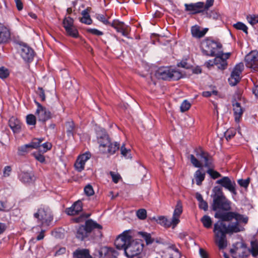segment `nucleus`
I'll return each mask as SVG.
<instances>
[{"label":"nucleus","mask_w":258,"mask_h":258,"mask_svg":"<svg viewBox=\"0 0 258 258\" xmlns=\"http://www.w3.org/2000/svg\"><path fill=\"white\" fill-rule=\"evenodd\" d=\"M194 177L196 181V183L198 185L202 184V181L205 177V173L202 172L200 169L197 170L194 174Z\"/></svg>","instance_id":"obj_31"},{"label":"nucleus","mask_w":258,"mask_h":258,"mask_svg":"<svg viewBox=\"0 0 258 258\" xmlns=\"http://www.w3.org/2000/svg\"><path fill=\"white\" fill-rule=\"evenodd\" d=\"M11 209V208L7 206L6 202L0 201V211L7 212Z\"/></svg>","instance_id":"obj_54"},{"label":"nucleus","mask_w":258,"mask_h":258,"mask_svg":"<svg viewBox=\"0 0 258 258\" xmlns=\"http://www.w3.org/2000/svg\"><path fill=\"white\" fill-rule=\"evenodd\" d=\"M248 22L252 25L258 23V15H251L247 17Z\"/></svg>","instance_id":"obj_50"},{"label":"nucleus","mask_w":258,"mask_h":258,"mask_svg":"<svg viewBox=\"0 0 258 258\" xmlns=\"http://www.w3.org/2000/svg\"><path fill=\"white\" fill-rule=\"evenodd\" d=\"M208 30V28H204L201 30L199 26L195 25L191 28V33L193 37L200 38L205 36Z\"/></svg>","instance_id":"obj_25"},{"label":"nucleus","mask_w":258,"mask_h":258,"mask_svg":"<svg viewBox=\"0 0 258 258\" xmlns=\"http://www.w3.org/2000/svg\"><path fill=\"white\" fill-rule=\"evenodd\" d=\"M97 140L100 145V150L102 152H106V148L110 142L108 136L105 133H103L102 136H97Z\"/></svg>","instance_id":"obj_21"},{"label":"nucleus","mask_w":258,"mask_h":258,"mask_svg":"<svg viewBox=\"0 0 258 258\" xmlns=\"http://www.w3.org/2000/svg\"><path fill=\"white\" fill-rule=\"evenodd\" d=\"M157 222L160 224L163 225L166 227L173 226L172 219L171 220H168L164 216L159 217L157 219Z\"/></svg>","instance_id":"obj_34"},{"label":"nucleus","mask_w":258,"mask_h":258,"mask_svg":"<svg viewBox=\"0 0 258 258\" xmlns=\"http://www.w3.org/2000/svg\"><path fill=\"white\" fill-rule=\"evenodd\" d=\"M97 19L102 22L103 24L105 25L110 24V22L108 21L107 19L105 18V17L104 15L102 14H98L96 16Z\"/></svg>","instance_id":"obj_55"},{"label":"nucleus","mask_w":258,"mask_h":258,"mask_svg":"<svg viewBox=\"0 0 258 258\" xmlns=\"http://www.w3.org/2000/svg\"><path fill=\"white\" fill-rule=\"evenodd\" d=\"M214 0H206V3L204 4V11L208 10L213 5Z\"/></svg>","instance_id":"obj_61"},{"label":"nucleus","mask_w":258,"mask_h":258,"mask_svg":"<svg viewBox=\"0 0 258 258\" xmlns=\"http://www.w3.org/2000/svg\"><path fill=\"white\" fill-rule=\"evenodd\" d=\"M37 106L35 114L39 121L42 122H45L51 117L50 112L46 109L44 107H43L39 102L35 101Z\"/></svg>","instance_id":"obj_12"},{"label":"nucleus","mask_w":258,"mask_h":258,"mask_svg":"<svg viewBox=\"0 0 258 258\" xmlns=\"http://www.w3.org/2000/svg\"><path fill=\"white\" fill-rule=\"evenodd\" d=\"M217 184L221 185L222 187L228 190L234 195L237 194L236 190V183L234 180H232L228 176L223 177L222 178L218 179L216 182Z\"/></svg>","instance_id":"obj_11"},{"label":"nucleus","mask_w":258,"mask_h":258,"mask_svg":"<svg viewBox=\"0 0 258 258\" xmlns=\"http://www.w3.org/2000/svg\"><path fill=\"white\" fill-rule=\"evenodd\" d=\"M37 93L39 96V97L41 98V100L42 101H44L45 100V95L44 93V91L42 88L39 87L38 89V92Z\"/></svg>","instance_id":"obj_57"},{"label":"nucleus","mask_w":258,"mask_h":258,"mask_svg":"<svg viewBox=\"0 0 258 258\" xmlns=\"http://www.w3.org/2000/svg\"><path fill=\"white\" fill-rule=\"evenodd\" d=\"M11 171L12 168L10 166H7L5 167L3 171V176L5 177L9 176Z\"/></svg>","instance_id":"obj_56"},{"label":"nucleus","mask_w":258,"mask_h":258,"mask_svg":"<svg viewBox=\"0 0 258 258\" xmlns=\"http://www.w3.org/2000/svg\"><path fill=\"white\" fill-rule=\"evenodd\" d=\"M118 249H123L128 258H143L144 244L141 240L133 239L127 233L123 232L119 235L114 242Z\"/></svg>","instance_id":"obj_2"},{"label":"nucleus","mask_w":258,"mask_h":258,"mask_svg":"<svg viewBox=\"0 0 258 258\" xmlns=\"http://www.w3.org/2000/svg\"><path fill=\"white\" fill-rule=\"evenodd\" d=\"M218 92L216 90H213L212 91H204L202 93V95L204 97H209L211 96L212 94L217 95Z\"/></svg>","instance_id":"obj_60"},{"label":"nucleus","mask_w":258,"mask_h":258,"mask_svg":"<svg viewBox=\"0 0 258 258\" xmlns=\"http://www.w3.org/2000/svg\"><path fill=\"white\" fill-rule=\"evenodd\" d=\"M35 158L41 163H43L45 161L44 156L39 152H35L33 154Z\"/></svg>","instance_id":"obj_52"},{"label":"nucleus","mask_w":258,"mask_h":258,"mask_svg":"<svg viewBox=\"0 0 258 258\" xmlns=\"http://www.w3.org/2000/svg\"><path fill=\"white\" fill-rule=\"evenodd\" d=\"M84 192L88 196H92L94 194L93 188L90 184H88L84 187Z\"/></svg>","instance_id":"obj_49"},{"label":"nucleus","mask_w":258,"mask_h":258,"mask_svg":"<svg viewBox=\"0 0 258 258\" xmlns=\"http://www.w3.org/2000/svg\"><path fill=\"white\" fill-rule=\"evenodd\" d=\"M87 31L88 33H90L92 34L97 35V36H101L103 34V33L102 31H100L95 28H89L87 30Z\"/></svg>","instance_id":"obj_53"},{"label":"nucleus","mask_w":258,"mask_h":258,"mask_svg":"<svg viewBox=\"0 0 258 258\" xmlns=\"http://www.w3.org/2000/svg\"><path fill=\"white\" fill-rule=\"evenodd\" d=\"M233 27L237 29L243 31L246 34H247V26L241 22H237L233 25Z\"/></svg>","instance_id":"obj_42"},{"label":"nucleus","mask_w":258,"mask_h":258,"mask_svg":"<svg viewBox=\"0 0 258 258\" xmlns=\"http://www.w3.org/2000/svg\"><path fill=\"white\" fill-rule=\"evenodd\" d=\"M140 234L144 239L147 244H152L154 242V239L151 237L150 234L144 232H141Z\"/></svg>","instance_id":"obj_36"},{"label":"nucleus","mask_w":258,"mask_h":258,"mask_svg":"<svg viewBox=\"0 0 258 258\" xmlns=\"http://www.w3.org/2000/svg\"><path fill=\"white\" fill-rule=\"evenodd\" d=\"M251 251L253 256L258 255V243L257 241H251Z\"/></svg>","instance_id":"obj_39"},{"label":"nucleus","mask_w":258,"mask_h":258,"mask_svg":"<svg viewBox=\"0 0 258 258\" xmlns=\"http://www.w3.org/2000/svg\"><path fill=\"white\" fill-rule=\"evenodd\" d=\"M236 134V131L234 129L228 130L225 133V137L228 141L234 137Z\"/></svg>","instance_id":"obj_47"},{"label":"nucleus","mask_w":258,"mask_h":258,"mask_svg":"<svg viewBox=\"0 0 258 258\" xmlns=\"http://www.w3.org/2000/svg\"><path fill=\"white\" fill-rule=\"evenodd\" d=\"M11 37L10 29L0 23V43L7 42Z\"/></svg>","instance_id":"obj_18"},{"label":"nucleus","mask_w":258,"mask_h":258,"mask_svg":"<svg viewBox=\"0 0 258 258\" xmlns=\"http://www.w3.org/2000/svg\"><path fill=\"white\" fill-rule=\"evenodd\" d=\"M81 14L83 16L80 19V22L85 24L90 25L92 22V20L89 15L88 9L83 10Z\"/></svg>","instance_id":"obj_28"},{"label":"nucleus","mask_w":258,"mask_h":258,"mask_svg":"<svg viewBox=\"0 0 258 258\" xmlns=\"http://www.w3.org/2000/svg\"><path fill=\"white\" fill-rule=\"evenodd\" d=\"M34 217L41 222V225H49L53 220V216L50 208L46 206L40 207L37 212L34 214Z\"/></svg>","instance_id":"obj_6"},{"label":"nucleus","mask_w":258,"mask_h":258,"mask_svg":"<svg viewBox=\"0 0 258 258\" xmlns=\"http://www.w3.org/2000/svg\"><path fill=\"white\" fill-rule=\"evenodd\" d=\"M120 144L117 142H114V143H111L110 142L109 145L107 147L106 149V152L109 153L110 155L114 154L115 152L118 150L119 148Z\"/></svg>","instance_id":"obj_30"},{"label":"nucleus","mask_w":258,"mask_h":258,"mask_svg":"<svg viewBox=\"0 0 258 258\" xmlns=\"http://www.w3.org/2000/svg\"><path fill=\"white\" fill-rule=\"evenodd\" d=\"M17 8L18 11H21L23 8V5L21 0H15Z\"/></svg>","instance_id":"obj_62"},{"label":"nucleus","mask_w":258,"mask_h":258,"mask_svg":"<svg viewBox=\"0 0 258 258\" xmlns=\"http://www.w3.org/2000/svg\"><path fill=\"white\" fill-rule=\"evenodd\" d=\"M199 206L201 209H203L205 211H207L208 208V203L204 200L199 202Z\"/></svg>","instance_id":"obj_59"},{"label":"nucleus","mask_w":258,"mask_h":258,"mask_svg":"<svg viewBox=\"0 0 258 258\" xmlns=\"http://www.w3.org/2000/svg\"><path fill=\"white\" fill-rule=\"evenodd\" d=\"M155 76L159 79L164 80H178L183 77L182 73L175 69L168 67L159 68L155 73Z\"/></svg>","instance_id":"obj_5"},{"label":"nucleus","mask_w":258,"mask_h":258,"mask_svg":"<svg viewBox=\"0 0 258 258\" xmlns=\"http://www.w3.org/2000/svg\"><path fill=\"white\" fill-rule=\"evenodd\" d=\"M26 122L29 125H35L36 122V116L32 114L27 115L26 116Z\"/></svg>","instance_id":"obj_43"},{"label":"nucleus","mask_w":258,"mask_h":258,"mask_svg":"<svg viewBox=\"0 0 258 258\" xmlns=\"http://www.w3.org/2000/svg\"><path fill=\"white\" fill-rule=\"evenodd\" d=\"M9 75V71L7 68L2 67L0 68V78L4 79L7 78Z\"/></svg>","instance_id":"obj_46"},{"label":"nucleus","mask_w":258,"mask_h":258,"mask_svg":"<svg viewBox=\"0 0 258 258\" xmlns=\"http://www.w3.org/2000/svg\"><path fill=\"white\" fill-rule=\"evenodd\" d=\"M178 66L185 69H188L189 67V65L185 61H181L179 64H178Z\"/></svg>","instance_id":"obj_64"},{"label":"nucleus","mask_w":258,"mask_h":258,"mask_svg":"<svg viewBox=\"0 0 258 258\" xmlns=\"http://www.w3.org/2000/svg\"><path fill=\"white\" fill-rule=\"evenodd\" d=\"M244 69L243 63L240 62L235 66L231 73L230 77L228 79L229 84L234 86L236 85L240 80V75Z\"/></svg>","instance_id":"obj_10"},{"label":"nucleus","mask_w":258,"mask_h":258,"mask_svg":"<svg viewBox=\"0 0 258 258\" xmlns=\"http://www.w3.org/2000/svg\"><path fill=\"white\" fill-rule=\"evenodd\" d=\"M196 155L201 158V159H203L205 167L209 169L214 168L213 158L208 153L202 151L200 154L197 153Z\"/></svg>","instance_id":"obj_22"},{"label":"nucleus","mask_w":258,"mask_h":258,"mask_svg":"<svg viewBox=\"0 0 258 258\" xmlns=\"http://www.w3.org/2000/svg\"><path fill=\"white\" fill-rule=\"evenodd\" d=\"M222 45L214 40L206 39L201 43V48L204 54L210 56H221L224 54L221 50Z\"/></svg>","instance_id":"obj_4"},{"label":"nucleus","mask_w":258,"mask_h":258,"mask_svg":"<svg viewBox=\"0 0 258 258\" xmlns=\"http://www.w3.org/2000/svg\"><path fill=\"white\" fill-rule=\"evenodd\" d=\"M250 179L247 178L246 179H239L238 180V183L242 187L247 188L249 184Z\"/></svg>","instance_id":"obj_51"},{"label":"nucleus","mask_w":258,"mask_h":258,"mask_svg":"<svg viewBox=\"0 0 258 258\" xmlns=\"http://www.w3.org/2000/svg\"><path fill=\"white\" fill-rule=\"evenodd\" d=\"M21 55L25 61L30 62L33 59L34 51L29 46L24 45L21 49Z\"/></svg>","instance_id":"obj_16"},{"label":"nucleus","mask_w":258,"mask_h":258,"mask_svg":"<svg viewBox=\"0 0 258 258\" xmlns=\"http://www.w3.org/2000/svg\"><path fill=\"white\" fill-rule=\"evenodd\" d=\"M199 252L202 258H207L208 257V253L204 249L201 248L199 249Z\"/></svg>","instance_id":"obj_63"},{"label":"nucleus","mask_w":258,"mask_h":258,"mask_svg":"<svg viewBox=\"0 0 258 258\" xmlns=\"http://www.w3.org/2000/svg\"><path fill=\"white\" fill-rule=\"evenodd\" d=\"M190 103L187 101L184 100L181 104L180 105V110L181 112H185L187 110H188L189 108L190 107Z\"/></svg>","instance_id":"obj_48"},{"label":"nucleus","mask_w":258,"mask_h":258,"mask_svg":"<svg viewBox=\"0 0 258 258\" xmlns=\"http://www.w3.org/2000/svg\"><path fill=\"white\" fill-rule=\"evenodd\" d=\"M90 214H83L78 217L74 218L72 220L75 223H82L87 218L89 217Z\"/></svg>","instance_id":"obj_38"},{"label":"nucleus","mask_w":258,"mask_h":258,"mask_svg":"<svg viewBox=\"0 0 258 258\" xmlns=\"http://www.w3.org/2000/svg\"><path fill=\"white\" fill-rule=\"evenodd\" d=\"M182 212V204L178 201L174 209L173 215L172 218L173 228H174L179 222V218Z\"/></svg>","instance_id":"obj_20"},{"label":"nucleus","mask_w":258,"mask_h":258,"mask_svg":"<svg viewBox=\"0 0 258 258\" xmlns=\"http://www.w3.org/2000/svg\"><path fill=\"white\" fill-rule=\"evenodd\" d=\"M233 110L236 122H238L243 112V110L239 103L233 101Z\"/></svg>","instance_id":"obj_23"},{"label":"nucleus","mask_w":258,"mask_h":258,"mask_svg":"<svg viewBox=\"0 0 258 258\" xmlns=\"http://www.w3.org/2000/svg\"><path fill=\"white\" fill-rule=\"evenodd\" d=\"M110 25L118 32H120L123 36L127 37L130 31V28L124 24V23L118 20H114Z\"/></svg>","instance_id":"obj_15"},{"label":"nucleus","mask_w":258,"mask_h":258,"mask_svg":"<svg viewBox=\"0 0 258 258\" xmlns=\"http://www.w3.org/2000/svg\"><path fill=\"white\" fill-rule=\"evenodd\" d=\"M9 124L14 133H18L20 132L22 123L20 120L16 118L12 117L9 119Z\"/></svg>","instance_id":"obj_24"},{"label":"nucleus","mask_w":258,"mask_h":258,"mask_svg":"<svg viewBox=\"0 0 258 258\" xmlns=\"http://www.w3.org/2000/svg\"><path fill=\"white\" fill-rule=\"evenodd\" d=\"M120 152L121 155L127 159L131 158V150L125 148L124 145L121 146Z\"/></svg>","instance_id":"obj_41"},{"label":"nucleus","mask_w":258,"mask_h":258,"mask_svg":"<svg viewBox=\"0 0 258 258\" xmlns=\"http://www.w3.org/2000/svg\"><path fill=\"white\" fill-rule=\"evenodd\" d=\"M99 255L100 258H116L118 252L113 248L104 247L99 251Z\"/></svg>","instance_id":"obj_17"},{"label":"nucleus","mask_w":258,"mask_h":258,"mask_svg":"<svg viewBox=\"0 0 258 258\" xmlns=\"http://www.w3.org/2000/svg\"><path fill=\"white\" fill-rule=\"evenodd\" d=\"M82 210V202L81 201L78 200L75 202L71 207L67 208L66 209V212L69 215H75L81 212Z\"/></svg>","instance_id":"obj_19"},{"label":"nucleus","mask_w":258,"mask_h":258,"mask_svg":"<svg viewBox=\"0 0 258 258\" xmlns=\"http://www.w3.org/2000/svg\"><path fill=\"white\" fill-rule=\"evenodd\" d=\"M74 258H92L88 249H77L73 253Z\"/></svg>","instance_id":"obj_26"},{"label":"nucleus","mask_w":258,"mask_h":258,"mask_svg":"<svg viewBox=\"0 0 258 258\" xmlns=\"http://www.w3.org/2000/svg\"><path fill=\"white\" fill-rule=\"evenodd\" d=\"M90 157L91 154L89 152H86L85 153L80 155L78 157L75 163L76 170L78 172H81L84 169L86 162L90 158Z\"/></svg>","instance_id":"obj_14"},{"label":"nucleus","mask_w":258,"mask_h":258,"mask_svg":"<svg viewBox=\"0 0 258 258\" xmlns=\"http://www.w3.org/2000/svg\"><path fill=\"white\" fill-rule=\"evenodd\" d=\"M102 226L92 219H88L85 221V225H79L76 227V237L81 241L88 238L94 230L97 229L101 230Z\"/></svg>","instance_id":"obj_3"},{"label":"nucleus","mask_w":258,"mask_h":258,"mask_svg":"<svg viewBox=\"0 0 258 258\" xmlns=\"http://www.w3.org/2000/svg\"><path fill=\"white\" fill-rule=\"evenodd\" d=\"M136 214L138 218L141 220H144L147 217V211L144 209L138 210L137 211Z\"/></svg>","instance_id":"obj_44"},{"label":"nucleus","mask_w":258,"mask_h":258,"mask_svg":"<svg viewBox=\"0 0 258 258\" xmlns=\"http://www.w3.org/2000/svg\"><path fill=\"white\" fill-rule=\"evenodd\" d=\"M231 53L228 52L222 54L221 56H217L214 60H210L205 63V66L210 69L214 65L217 66L218 69L224 70L227 67V59L230 57Z\"/></svg>","instance_id":"obj_7"},{"label":"nucleus","mask_w":258,"mask_h":258,"mask_svg":"<svg viewBox=\"0 0 258 258\" xmlns=\"http://www.w3.org/2000/svg\"><path fill=\"white\" fill-rule=\"evenodd\" d=\"M110 174L112 177L113 181L115 183H117L120 178V176L118 174H115L112 171L110 172Z\"/></svg>","instance_id":"obj_58"},{"label":"nucleus","mask_w":258,"mask_h":258,"mask_svg":"<svg viewBox=\"0 0 258 258\" xmlns=\"http://www.w3.org/2000/svg\"><path fill=\"white\" fill-rule=\"evenodd\" d=\"M213 168H211L208 169L207 172L211 176V177L213 179H216L221 176L220 173L218 172L213 170Z\"/></svg>","instance_id":"obj_45"},{"label":"nucleus","mask_w":258,"mask_h":258,"mask_svg":"<svg viewBox=\"0 0 258 258\" xmlns=\"http://www.w3.org/2000/svg\"><path fill=\"white\" fill-rule=\"evenodd\" d=\"M19 177L21 181L24 183H30L35 180L34 175L31 173L22 172Z\"/></svg>","instance_id":"obj_27"},{"label":"nucleus","mask_w":258,"mask_h":258,"mask_svg":"<svg viewBox=\"0 0 258 258\" xmlns=\"http://www.w3.org/2000/svg\"><path fill=\"white\" fill-rule=\"evenodd\" d=\"M65 30L69 36L73 38H78L79 36L78 30L74 25L65 29Z\"/></svg>","instance_id":"obj_32"},{"label":"nucleus","mask_w":258,"mask_h":258,"mask_svg":"<svg viewBox=\"0 0 258 258\" xmlns=\"http://www.w3.org/2000/svg\"><path fill=\"white\" fill-rule=\"evenodd\" d=\"M201 221L203 224L204 227L206 228H210L212 225V221L210 216L208 215H204L201 219Z\"/></svg>","instance_id":"obj_33"},{"label":"nucleus","mask_w":258,"mask_h":258,"mask_svg":"<svg viewBox=\"0 0 258 258\" xmlns=\"http://www.w3.org/2000/svg\"><path fill=\"white\" fill-rule=\"evenodd\" d=\"M74 19L70 17H66L62 22L64 29L74 25Z\"/></svg>","instance_id":"obj_37"},{"label":"nucleus","mask_w":258,"mask_h":258,"mask_svg":"<svg viewBox=\"0 0 258 258\" xmlns=\"http://www.w3.org/2000/svg\"><path fill=\"white\" fill-rule=\"evenodd\" d=\"M245 65L253 71H258V52L251 51L245 57Z\"/></svg>","instance_id":"obj_8"},{"label":"nucleus","mask_w":258,"mask_h":258,"mask_svg":"<svg viewBox=\"0 0 258 258\" xmlns=\"http://www.w3.org/2000/svg\"><path fill=\"white\" fill-rule=\"evenodd\" d=\"M184 7L185 11L191 15L202 13L204 11V3L203 2L185 4Z\"/></svg>","instance_id":"obj_13"},{"label":"nucleus","mask_w":258,"mask_h":258,"mask_svg":"<svg viewBox=\"0 0 258 258\" xmlns=\"http://www.w3.org/2000/svg\"><path fill=\"white\" fill-rule=\"evenodd\" d=\"M51 144L49 143H44L40 146L39 144V152L45 153L51 148Z\"/></svg>","instance_id":"obj_40"},{"label":"nucleus","mask_w":258,"mask_h":258,"mask_svg":"<svg viewBox=\"0 0 258 258\" xmlns=\"http://www.w3.org/2000/svg\"><path fill=\"white\" fill-rule=\"evenodd\" d=\"M187 158L190 160V162L194 167L201 168L203 166L202 163L193 154L188 155Z\"/></svg>","instance_id":"obj_35"},{"label":"nucleus","mask_w":258,"mask_h":258,"mask_svg":"<svg viewBox=\"0 0 258 258\" xmlns=\"http://www.w3.org/2000/svg\"><path fill=\"white\" fill-rule=\"evenodd\" d=\"M66 132L68 136H73L76 132V127L72 120H69L66 123Z\"/></svg>","instance_id":"obj_29"},{"label":"nucleus","mask_w":258,"mask_h":258,"mask_svg":"<svg viewBox=\"0 0 258 258\" xmlns=\"http://www.w3.org/2000/svg\"><path fill=\"white\" fill-rule=\"evenodd\" d=\"M212 209L216 211L215 217L219 220L214 225L215 241L220 249L227 245L226 234H232L244 230L242 223L248 222V218L231 210V202L224 196L222 189L216 186L213 189Z\"/></svg>","instance_id":"obj_1"},{"label":"nucleus","mask_w":258,"mask_h":258,"mask_svg":"<svg viewBox=\"0 0 258 258\" xmlns=\"http://www.w3.org/2000/svg\"><path fill=\"white\" fill-rule=\"evenodd\" d=\"M43 140V139L41 138H35L29 144L19 147L18 149V154L19 155H24L28 153L31 150L37 149Z\"/></svg>","instance_id":"obj_9"}]
</instances>
